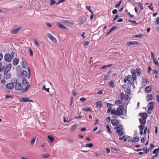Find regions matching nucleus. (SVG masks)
Segmentation results:
<instances>
[{"mask_svg": "<svg viewBox=\"0 0 159 159\" xmlns=\"http://www.w3.org/2000/svg\"><path fill=\"white\" fill-rule=\"evenodd\" d=\"M111 123L112 125L113 126H118L119 121L116 119H112L111 120Z\"/></svg>", "mask_w": 159, "mask_h": 159, "instance_id": "11", "label": "nucleus"}, {"mask_svg": "<svg viewBox=\"0 0 159 159\" xmlns=\"http://www.w3.org/2000/svg\"><path fill=\"white\" fill-rule=\"evenodd\" d=\"M127 138L125 135L121 137H120L119 138V140H123L124 142L125 141L127 140Z\"/></svg>", "mask_w": 159, "mask_h": 159, "instance_id": "28", "label": "nucleus"}, {"mask_svg": "<svg viewBox=\"0 0 159 159\" xmlns=\"http://www.w3.org/2000/svg\"><path fill=\"white\" fill-rule=\"evenodd\" d=\"M20 29L21 28L19 27L16 29H14L12 30L11 31V34H16L17 32H18Z\"/></svg>", "mask_w": 159, "mask_h": 159, "instance_id": "15", "label": "nucleus"}, {"mask_svg": "<svg viewBox=\"0 0 159 159\" xmlns=\"http://www.w3.org/2000/svg\"><path fill=\"white\" fill-rule=\"evenodd\" d=\"M112 149L115 151H119L120 150V149L119 148H112Z\"/></svg>", "mask_w": 159, "mask_h": 159, "instance_id": "63", "label": "nucleus"}, {"mask_svg": "<svg viewBox=\"0 0 159 159\" xmlns=\"http://www.w3.org/2000/svg\"><path fill=\"white\" fill-rule=\"evenodd\" d=\"M85 146L86 147L89 148H91L93 146V145L92 143H86Z\"/></svg>", "mask_w": 159, "mask_h": 159, "instance_id": "34", "label": "nucleus"}, {"mask_svg": "<svg viewBox=\"0 0 159 159\" xmlns=\"http://www.w3.org/2000/svg\"><path fill=\"white\" fill-rule=\"evenodd\" d=\"M143 151L145 153H147L149 151V150L148 149L147 147H145L143 148Z\"/></svg>", "mask_w": 159, "mask_h": 159, "instance_id": "45", "label": "nucleus"}, {"mask_svg": "<svg viewBox=\"0 0 159 159\" xmlns=\"http://www.w3.org/2000/svg\"><path fill=\"white\" fill-rule=\"evenodd\" d=\"M142 36H143V35L141 34H139L135 35L134 36V37L135 38H141Z\"/></svg>", "mask_w": 159, "mask_h": 159, "instance_id": "50", "label": "nucleus"}, {"mask_svg": "<svg viewBox=\"0 0 159 159\" xmlns=\"http://www.w3.org/2000/svg\"><path fill=\"white\" fill-rule=\"evenodd\" d=\"M115 129H116V131L118 134L119 136L120 137L123 135V128L121 125L117 126Z\"/></svg>", "mask_w": 159, "mask_h": 159, "instance_id": "4", "label": "nucleus"}, {"mask_svg": "<svg viewBox=\"0 0 159 159\" xmlns=\"http://www.w3.org/2000/svg\"><path fill=\"white\" fill-rule=\"evenodd\" d=\"M84 111H92V110L90 108L87 107L84 109Z\"/></svg>", "mask_w": 159, "mask_h": 159, "instance_id": "43", "label": "nucleus"}, {"mask_svg": "<svg viewBox=\"0 0 159 159\" xmlns=\"http://www.w3.org/2000/svg\"><path fill=\"white\" fill-rule=\"evenodd\" d=\"M50 155L48 154H44L42 155V157L43 158H47Z\"/></svg>", "mask_w": 159, "mask_h": 159, "instance_id": "32", "label": "nucleus"}, {"mask_svg": "<svg viewBox=\"0 0 159 159\" xmlns=\"http://www.w3.org/2000/svg\"><path fill=\"white\" fill-rule=\"evenodd\" d=\"M136 76L133 77L131 75H129L127 76V81L129 84L132 85H133L134 84V81L136 79Z\"/></svg>", "mask_w": 159, "mask_h": 159, "instance_id": "5", "label": "nucleus"}, {"mask_svg": "<svg viewBox=\"0 0 159 159\" xmlns=\"http://www.w3.org/2000/svg\"><path fill=\"white\" fill-rule=\"evenodd\" d=\"M22 84L23 85H24L25 86V87H27L28 86L29 88L30 87V84H29L27 80L26 79H24L22 81Z\"/></svg>", "mask_w": 159, "mask_h": 159, "instance_id": "13", "label": "nucleus"}, {"mask_svg": "<svg viewBox=\"0 0 159 159\" xmlns=\"http://www.w3.org/2000/svg\"><path fill=\"white\" fill-rule=\"evenodd\" d=\"M112 110L111 107H110L107 110V112L108 113H110L111 111V112Z\"/></svg>", "mask_w": 159, "mask_h": 159, "instance_id": "61", "label": "nucleus"}, {"mask_svg": "<svg viewBox=\"0 0 159 159\" xmlns=\"http://www.w3.org/2000/svg\"><path fill=\"white\" fill-rule=\"evenodd\" d=\"M112 104L110 103H107V107H111V106H112Z\"/></svg>", "mask_w": 159, "mask_h": 159, "instance_id": "58", "label": "nucleus"}, {"mask_svg": "<svg viewBox=\"0 0 159 159\" xmlns=\"http://www.w3.org/2000/svg\"><path fill=\"white\" fill-rule=\"evenodd\" d=\"M102 105V103L101 101H98L96 102V106L97 107H101Z\"/></svg>", "mask_w": 159, "mask_h": 159, "instance_id": "25", "label": "nucleus"}, {"mask_svg": "<svg viewBox=\"0 0 159 159\" xmlns=\"http://www.w3.org/2000/svg\"><path fill=\"white\" fill-rule=\"evenodd\" d=\"M109 87L110 88H114L115 85L113 81L111 80L109 82Z\"/></svg>", "mask_w": 159, "mask_h": 159, "instance_id": "24", "label": "nucleus"}, {"mask_svg": "<svg viewBox=\"0 0 159 159\" xmlns=\"http://www.w3.org/2000/svg\"><path fill=\"white\" fill-rule=\"evenodd\" d=\"M6 82V80H2L1 81V83L2 86L5 85Z\"/></svg>", "mask_w": 159, "mask_h": 159, "instance_id": "38", "label": "nucleus"}, {"mask_svg": "<svg viewBox=\"0 0 159 159\" xmlns=\"http://www.w3.org/2000/svg\"><path fill=\"white\" fill-rule=\"evenodd\" d=\"M48 138L49 140L50 141L51 143H52L54 141V138L53 137L50 136L48 135Z\"/></svg>", "mask_w": 159, "mask_h": 159, "instance_id": "27", "label": "nucleus"}, {"mask_svg": "<svg viewBox=\"0 0 159 159\" xmlns=\"http://www.w3.org/2000/svg\"><path fill=\"white\" fill-rule=\"evenodd\" d=\"M47 35L49 39H50L52 41L56 43L57 41L56 38L54 37L52 34L50 33H48Z\"/></svg>", "mask_w": 159, "mask_h": 159, "instance_id": "8", "label": "nucleus"}, {"mask_svg": "<svg viewBox=\"0 0 159 159\" xmlns=\"http://www.w3.org/2000/svg\"><path fill=\"white\" fill-rule=\"evenodd\" d=\"M85 21V20H81L79 23V25H81Z\"/></svg>", "mask_w": 159, "mask_h": 159, "instance_id": "59", "label": "nucleus"}, {"mask_svg": "<svg viewBox=\"0 0 159 159\" xmlns=\"http://www.w3.org/2000/svg\"><path fill=\"white\" fill-rule=\"evenodd\" d=\"M56 1L55 0H51L50 5L53 6L56 3Z\"/></svg>", "mask_w": 159, "mask_h": 159, "instance_id": "41", "label": "nucleus"}, {"mask_svg": "<svg viewBox=\"0 0 159 159\" xmlns=\"http://www.w3.org/2000/svg\"><path fill=\"white\" fill-rule=\"evenodd\" d=\"M136 72L138 75L140 76L141 75V70L139 68L137 69Z\"/></svg>", "mask_w": 159, "mask_h": 159, "instance_id": "31", "label": "nucleus"}, {"mask_svg": "<svg viewBox=\"0 0 159 159\" xmlns=\"http://www.w3.org/2000/svg\"><path fill=\"white\" fill-rule=\"evenodd\" d=\"M106 128L107 129L108 131L110 133H111L112 132L111 131V129L108 125H107L106 126Z\"/></svg>", "mask_w": 159, "mask_h": 159, "instance_id": "49", "label": "nucleus"}, {"mask_svg": "<svg viewBox=\"0 0 159 159\" xmlns=\"http://www.w3.org/2000/svg\"><path fill=\"white\" fill-rule=\"evenodd\" d=\"M89 43L88 41H86L84 44V46H86L89 44Z\"/></svg>", "mask_w": 159, "mask_h": 159, "instance_id": "57", "label": "nucleus"}, {"mask_svg": "<svg viewBox=\"0 0 159 159\" xmlns=\"http://www.w3.org/2000/svg\"><path fill=\"white\" fill-rule=\"evenodd\" d=\"M17 79L16 78L11 79V82L14 84H16L15 89L20 90L21 93H25L27 92L29 89L28 86L24 87L20 83H17Z\"/></svg>", "mask_w": 159, "mask_h": 159, "instance_id": "1", "label": "nucleus"}, {"mask_svg": "<svg viewBox=\"0 0 159 159\" xmlns=\"http://www.w3.org/2000/svg\"><path fill=\"white\" fill-rule=\"evenodd\" d=\"M129 97L128 95H125L123 92L121 93L120 95V98L122 100L124 99L127 100L128 99Z\"/></svg>", "mask_w": 159, "mask_h": 159, "instance_id": "10", "label": "nucleus"}, {"mask_svg": "<svg viewBox=\"0 0 159 159\" xmlns=\"http://www.w3.org/2000/svg\"><path fill=\"white\" fill-rule=\"evenodd\" d=\"M139 121L140 123L143 125H145L146 122V119H144V118H140Z\"/></svg>", "mask_w": 159, "mask_h": 159, "instance_id": "23", "label": "nucleus"}, {"mask_svg": "<svg viewBox=\"0 0 159 159\" xmlns=\"http://www.w3.org/2000/svg\"><path fill=\"white\" fill-rule=\"evenodd\" d=\"M19 61V59L18 58H15L13 60V64L14 66L17 65Z\"/></svg>", "mask_w": 159, "mask_h": 159, "instance_id": "16", "label": "nucleus"}, {"mask_svg": "<svg viewBox=\"0 0 159 159\" xmlns=\"http://www.w3.org/2000/svg\"><path fill=\"white\" fill-rule=\"evenodd\" d=\"M91 8L90 6H86V9L88 10L90 12L93 13L92 10L90 9V8Z\"/></svg>", "mask_w": 159, "mask_h": 159, "instance_id": "44", "label": "nucleus"}, {"mask_svg": "<svg viewBox=\"0 0 159 159\" xmlns=\"http://www.w3.org/2000/svg\"><path fill=\"white\" fill-rule=\"evenodd\" d=\"M138 4L140 7V9L141 10H143V7L142 6V3L139 2L138 3Z\"/></svg>", "mask_w": 159, "mask_h": 159, "instance_id": "46", "label": "nucleus"}, {"mask_svg": "<svg viewBox=\"0 0 159 159\" xmlns=\"http://www.w3.org/2000/svg\"><path fill=\"white\" fill-rule=\"evenodd\" d=\"M125 108L122 105H120L117 108L116 111L115 109H113L111 111V114L112 115H116L118 116L123 115H124L123 110Z\"/></svg>", "mask_w": 159, "mask_h": 159, "instance_id": "2", "label": "nucleus"}, {"mask_svg": "<svg viewBox=\"0 0 159 159\" xmlns=\"http://www.w3.org/2000/svg\"><path fill=\"white\" fill-rule=\"evenodd\" d=\"M117 10L116 9H114L112 11V13L113 14H116L117 12Z\"/></svg>", "mask_w": 159, "mask_h": 159, "instance_id": "64", "label": "nucleus"}, {"mask_svg": "<svg viewBox=\"0 0 159 159\" xmlns=\"http://www.w3.org/2000/svg\"><path fill=\"white\" fill-rule=\"evenodd\" d=\"M145 125L141 124L139 126L140 130H143L144 128Z\"/></svg>", "mask_w": 159, "mask_h": 159, "instance_id": "36", "label": "nucleus"}, {"mask_svg": "<svg viewBox=\"0 0 159 159\" xmlns=\"http://www.w3.org/2000/svg\"><path fill=\"white\" fill-rule=\"evenodd\" d=\"M122 103V101L120 100H117L115 101V103L116 104H120Z\"/></svg>", "mask_w": 159, "mask_h": 159, "instance_id": "35", "label": "nucleus"}, {"mask_svg": "<svg viewBox=\"0 0 159 159\" xmlns=\"http://www.w3.org/2000/svg\"><path fill=\"white\" fill-rule=\"evenodd\" d=\"M106 120L107 121V122L108 123H109L110 122V121H111V118H110V117H109V116L107 117L106 118Z\"/></svg>", "mask_w": 159, "mask_h": 159, "instance_id": "56", "label": "nucleus"}, {"mask_svg": "<svg viewBox=\"0 0 159 159\" xmlns=\"http://www.w3.org/2000/svg\"><path fill=\"white\" fill-rule=\"evenodd\" d=\"M61 22L62 23H66L67 24H69L70 23V21L69 20H62L61 21Z\"/></svg>", "mask_w": 159, "mask_h": 159, "instance_id": "55", "label": "nucleus"}, {"mask_svg": "<svg viewBox=\"0 0 159 159\" xmlns=\"http://www.w3.org/2000/svg\"><path fill=\"white\" fill-rule=\"evenodd\" d=\"M112 66V64H108V65H104V66H103L100 69H104L105 68H106V67H110L111 66Z\"/></svg>", "mask_w": 159, "mask_h": 159, "instance_id": "30", "label": "nucleus"}, {"mask_svg": "<svg viewBox=\"0 0 159 159\" xmlns=\"http://www.w3.org/2000/svg\"><path fill=\"white\" fill-rule=\"evenodd\" d=\"M35 138H33L31 140V142H30V144L32 145H33L34 144V143L35 142Z\"/></svg>", "mask_w": 159, "mask_h": 159, "instance_id": "40", "label": "nucleus"}, {"mask_svg": "<svg viewBox=\"0 0 159 159\" xmlns=\"http://www.w3.org/2000/svg\"><path fill=\"white\" fill-rule=\"evenodd\" d=\"M6 86L7 89H12L15 87L14 83L12 82V83L7 84H6Z\"/></svg>", "mask_w": 159, "mask_h": 159, "instance_id": "7", "label": "nucleus"}, {"mask_svg": "<svg viewBox=\"0 0 159 159\" xmlns=\"http://www.w3.org/2000/svg\"><path fill=\"white\" fill-rule=\"evenodd\" d=\"M153 60L154 63L155 65H158V62L157 60L155 58L153 59Z\"/></svg>", "mask_w": 159, "mask_h": 159, "instance_id": "48", "label": "nucleus"}, {"mask_svg": "<svg viewBox=\"0 0 159 159\" xmlns=\"http://www.w3.org/2000/svg\"><path fill=\"white\" fill-rule=\"evenodd\" d=\"M152 3H151L150 5L148 7V8H149L150 10L153 11L154 7L153 6H152Z\"/></svg>", "mask_w": 159, "mask_h": 159, "instance_id": "53", "label": "nucleus"}, {"mask_svg": "<svg viewBox=\"0 0 159 159\" xmlns=\"http://www.w3.org/2000/svg\"><path fill=\"white\" fill-rule=\"evenodd\" d=\"M132 76L133 77H134L135 76H136V70H133L132 72Z\"/></svg>", "mask_w": 159, "mask_h": 159, "instance_id": "37", "label": "nucleus"}, {"mask_svg": "<svg viewBox=\"0 0 159 159\" xmlns=\"http://www.w3.org/2000/svg\"><path fill=\"white\" fill-rule=\"evenodd\" d=\"M158 73V71L156 70H152V73L153 74H157Z\"/></svg>", "mask_w": 159, "mask_h": 159, "instance_id": "54", "label": "nucleus"}, {"mask_svg": "<svg viewBox=\"0 0 159 159\" xmlns=\"http://www.w3.org/2000/svg\"><path fill=\"white\" fill-rule=\"evenodd\" d=\"M152 91V86H148L145 89V92L147 93H149L150 92Z\"/></svg>", "mask_w": 159, "mask_h": 159, "instance_id": "17", "label": "nucleus"}, {"mask_svg": "<svg viewBox=\"0 0 159 159\" xmlns=\"http://www.w3.org/2000/svg\"><path fill=\"white\" fill-rule=\"evenodd\" d=\"M86 99L84 97H82L80 99V100L81 102H83L85 101L86 100Z\"/></svg>", "mask_w": 159, "mask_h": 159, "instance_id": "60", "label": "nucleus"}, {"mask_svg": "<svg viewBox=\"0 0 159 159\" xmlns=\"http://www.w3.org/2000/svg\"><path fill=\"white\" fill-rule=\"evenodd\" d=\"M153 108H154V107L153 106H151L149 107L148 109V110L151 111L152 110H153Z\"/></svg>", "mask_w": 159, "mask_h": 159, "instance_id": "52", "label": "nucleus"}, {"mask_svg": "<svg viewBox=\"0 0 159 159\" xmlns=\"http://www.w3.org/2000/svg\"><path fill=\"white\" fill-rule=\"evenodd\" d=\"M27 70L28 71V73H27V72L25 70H23L21 73V77L23 79H25V78L27 77L28 78H29L30 76V68L29 67H28L27 68Z\"/></svg>", "mask_w": 159, "mask_h": 159, "instance_id": "3", "label": "nucleus"}, {"mask_svg": "<svg viewBox=\"0 0 159 159\" xmlns=\"http://www.w3.org/2000/svg\"><path fill=\"white\" fill-rule=\"evenodd\" d=\"M11 64H8L6 67L5 69L7 70V71H9L11 69Z\"/></svg>", "mask_w": 159, "mask_h": 159, "instance_id": "26", "label": "nucleus"}, {"mask_svg": "<svg viewBox=\"0 0 159 159\" xmlns=\"http://www.w3.org/2000/svg\"><path fill=\"white\" fill-rule=\"evenodd\" d=\"M139 44V42L134 41H129L127 43V45L128 47H130L131 45H135L136 44Z\"/></svg>", "mask_w": 159, "mask_h": 159, "instance_id": "9", "label": "nucleus"}, {"mask_svg": "<svg viewBox=\"0 0 159 159\" xmlns=\"http://www.w3.org/2000/svg\"><path fill=\"white\" fill-rule=\"evenodd\" d=\"M34 42L35 43L36 46L37 47H38L40 46V44L38 43L37 40L36 39H34Z\"/></svg>", "mask_w": 159, "mask_h": 159, "instance_id": "33", "label": "nucleus"}, {"mask_svg": "<svg viewBox=\"0 0 159 159\" xmlns=\"http://www.w3.org/2000/svg\"><path fill=\"white\" fill-rule=\"evenodd\" d=\"M10 54L11 55V57L12 58H13L14 57V55L15 54L14 52H11V54Z\"/></svg>", "mask_w": 159, "mask_h": 159, "instance_id": "62", "label": "nucleus"}, {"mask_svg": "<svg viewBox=\"0 0 159 159\" xmlns=\"http://www.w3.org/2000/svg\"><path fill=\"white\" fill-rule=\"evenodd\" d=\"M21 64L22 65V67L24 68H26L27 66V64L26 63V62L25 60H23L21 62Z\"/></svg>", "mask_w": 159, "mask_h": 159, "instance_id": "18", "label": "nucleus"}, {"mask_svg": "<svg viewBox=\"0 0 159 159\" xmlns=\"http://www.w3.org/2000/svg\"><path fill=\"white\" fill-rule=\"evenodd\" d=\"M76 128V125H73L72 128L71 129V131H73Z\"/></svg>", "mask_w": 159, "mask_h": 159, "instance_id": "42", "label": "nucleus"}, {"mask_svg": "<svg viewBox=\"0 0 159 159\" xmlns=\"http://www.w3.org/2000/svg\"><path fill=\"white\" fill-rule=\"evenodd\" d=\"M12 58L11 55L9 53L6 54L4 56V59L5 61L8 62H10Z\"/></svg>", "mask_w": 159, "mask_h": 159, "instance_id": "6", "label": "nucleus"}, {"mask_svg": "<svg viewBox=\"0 0 159 159\" xmlns=\"http://www.w3.org/2000/svg\"><path fill=\"white\" fill-rule=\"evenodd\" d=\"M20 101L21 102H32L33 101L31 100H30L27 97H25V98H22L20 99Z\"/></svg>", "mask_w": 159, "mask_h": 159, "instance_id": "14", "label": "nucleus"}, {"mask_svg": "<svg viewBox=\"0 0 159 159\" xmlns=\"http://www.w3.org/2000/svg\"><path fill=\"white\" fill-rule=\"evenodd\" d=\"M4 77L5 79H9L11 77V75L9 73L6 74L4 75Z\"/></svg>", "mask_w": 159, "mask_h": 159, "instance_id": "29", "label": "nucleus"}, {"mask_svg": "<svg viewBox=\"0 0 159 159\" xmlns=\"http://www.w3.org/2000/svg\"><path fill=\"white\" fill-rule=\"evenodd\" d=\"M117 27V26H114L107 33V34H109L110 33L112 30H114L115 29H116Z\"/></svg>", "mask_w": 159, "mask_h": 159, "instance_id": "47", "label": "nucleus"}, {"mask_svg": "<svg viewBox=\"0 0 159 159\" xmlns=\"http://www.w3.org/2000/svg\"><path fill=\"white\" fill-rule=\"evenodd\" d=\"M142 118H144V119H147V118L148 115L146 113H142L141 114H140Z\"/></svg>", "mask_w": 159, "mask_h": 159, "instance_id": "22", "label": "nucleus"}, {"mask_svg": "<svg viewBox=\"0 0 159 159\" xmlns=\"http://www.w3.org/2000/svg\"><path fill=\"white\" fill-rule=\"evenodd\" d=\"M57 25L61 29H66V27L64 25H62L60 22L57 23Z\"/></svg>", "mask_w": 159, "mask_h": 159, "instance_id": "21", "label": "nucleus"}, {"mask_svg": "<svg viewBox=\"0 0 159 159\" xmlns=\"http://www.w3.org/2000/svg\"><path fill=\"white\" fill-rule=\"evenodd\" d=\"M153 98L152 95V94L148 95L146 98V100L147 101L149 102L152 100Z\"/></svg>", "mask_w": 159, "mask_h": 159, "instance_id": "20", "label": "nucleus"}, {"mask_svg": "<svg viewBox=\"0 0 159 159\" xmlns=\"http://www.w3.org/2000/svg\"><path fill=\"white\" fill-rule=\"evenodd\" d=\"M148 79H143L142 80V85L145 86L147 84V83H148Z\"/></svg>", "mask_w": 159, "mask_h": 159, "instance_id": "19", "label": "nucleus"}, {"mask_svg": "<svg viewBox=\"0 0 159 159\" xmlns=\"http://www.w3.org/2000/svg\"><path fill=\"white\" fill-rule=\"evenodd\" d=\"M139 140V137H134L133 139H129L128 142L131 143H136L138 142Z\"/></svg>", "mask_w": 159, "mask_h": 159, "instance_id": "12", "label": "nucleus"}, {"mask_svg": "<svg viewBox=\"0 0 159 159\" xmlns=\"http://www.w3.org/2000/svg\"><path fill=\"white\" fill-rule=\"evenodd\" d=\"M4 69V67L1 66V63L0 62V72L3 70Z\"/></svg>", "mask_w": 159, "mask_h": 159, "instance_id": "51", "label": "nucleus"}, {"mask_svg": "<svg viewBox=\"0 0 159 159\" xmlns=\"http://www.w3.org/2000/svg\"><path fill=\"white\" fill-rule=\"evenodd\" d=\"M29 51L30 53V55L31 57H33V52L30 48H29Z\"/></svg>", "mask_w": 159, "mask_h": 159, "instance_id": "39", "label": "nucleus"}]
</instances>
